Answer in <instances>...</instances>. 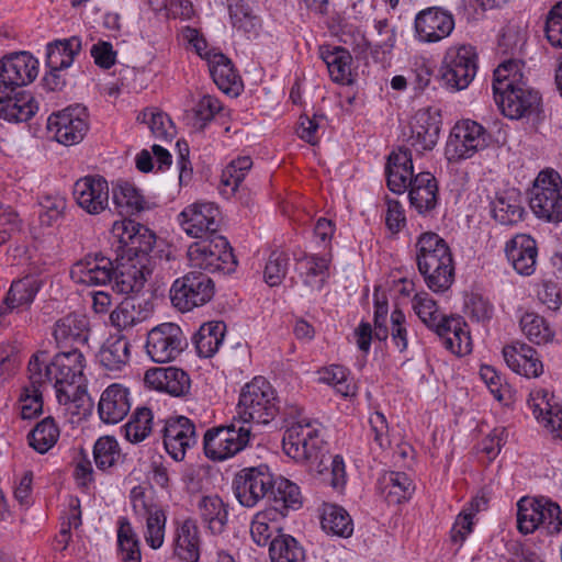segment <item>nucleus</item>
<instances>
[{
    "label": "nucleus",
    "instance_id": "f257e3e1",
    "mask_svg": "<svg viewBox=\"0 0 562 562\" xmlns=\"http://www.w3.org/2000/svg\"><path fill=\"white\" fill-rule=\"evenodd\" d=\"M386 184L395 194L408 192L409 205L419 215L431 216L439 204V186L429 171L414 175L412 149L407 146L393 150L385 164Z\"/></svg>",
    "mask_w": 562,
    "mask_h": 562
},
{
    "label": "nucleus",
    "instance_id": "f03ea898",
    "mask_svg": "<svg viewBox=\"0 0 562 562\" xmlns=\"http://www.w3.org/2000/svg\"><path fill=\"white\" fill-rule=\"evenodd\" d=\"M83 369L85 356L77 348L58 352L52 359L47 351L41 350L32 355L27 363L29 379H33L34 383H54L57 401L61 405L71 402L68 387L82 376Z\"/></svg>",
    "mask_w": 562,
    "mask_h": 562
},
{
    "label": "nucleus",
    "instance_id": "7ed1b4c3",
    "mask_svg": "<svg viewBox=\"0 0 562 562\" xmlns=\"http://www.w3.org/2000/svg\"><path fill=\"white\" fill-rule=\"evenodd\" d=\"M417 270L426 285L435 293H442L454 282V260L448 243L435 232L422 233L415 243Z\"/></svg>",
    "mask_w": 562,
    "mask_h": 562
},
{
    "label": "nucleus",
    "instance_id": "20e7f679",
    "mask_svg": "<svg viewBox=\"0 0 562 562\" xmlns=\"http://www.w3.org/2000/svg\"><path fill=\"white\" fill-rule=\"evenodd\" d=\"M303 408L299 405L285 407L282 416L284 434L282 449L284 453L299 463L316 462L326 441L323 426L316 419L302 417Z\"/></svg>",
    "mask_w": 562,
    "mask_h": 562
},
{
    "label": "nucleus",
    "instance_id": "39448f33",
    "mask_svg": "<svg viewBox=\"0 0 562 562\" xmlns=\"http://www.w3.org/2000/svg\"><path fill=\"white\" fill-rule=\"evenodd\" d=\"M279 397L271 383L263 376H255L246 383L237 404L240 425H270L280 414Z\"/></svg>",
    "mask_w": 562,
    "mask_h": 562
},
{
    "label": "nucleus",
    "instance_id": "423d86ee",
    "mask_svg": "<svg viewBox=\"0 0 562 562\" xmlns=\"http://www.w3.org/2000/svg\"><path fill=\"white\" fill-rule=\"evenodd\" d=\"M156 235L145 225L133 220L115 221L111 228V245L115 257L130 261L149 263V254Z\"/></svg>",
    "mask_w": 562,
    "mask_h": 562
},
{
    "label": "nucleus",
    "instance_id": "0eeeda50",
    "mask_svg": "<svg viewBox=\"0 0 562 562\" xmlns=\"http://www.w3.org/2000/svg\"><path fill=\"white\" fill-rule=\"evenodd\" d=\"M529 205L541 221L552 224L562 222V177L553 168L540 170L530 189Z\"/></svg>",
    "mask_w": 562,
    "mask_h": 562
},
{
    "label": "nucleus",
    "instance_id": "6e6552de",
    "mask_svg": "<svg viewBox=\"0 0 562 562\" xmlns=\"http://www.w3.org/2000/svg\"><path fill=\"white\" fill-rule=\"evenodd\" d=\"M188 259L192 268L209 273L229 274L237 267L233 248L222 235L192 243L188 248Z\"/></svg>",
    "mask_w": 562,
    "mask_h": 562
},
{
    "label": "nucleus",
    "instance_id": "1a4fd4ad",
    "mask_svg": "<svg viewBox=\"0 0 562 562\" xmlns=\"http://www.w3.org/2000/svg\"><path fill=\"white\" fill-rule=\"evenodd\" d=\"M491 142L492 135L482 124L463 119L451 128L445 147V156L449 162L467 160L486 149Z\"/></svg>",
    "mask_w": 562,
    "mask_h": 562
},
{
    "label": "nucleus",
    "instance_id": "9d476101",
    "mask_svg": "<svg viewBox=\"0 0 562 562\" xmlns=\"http://www.w3.org/2000/svg\"><path fill=\"white\" fill-rule=\"evenodd\" d=\"M251 427L240 425L236 418L229 425L210 428L203 436V450L207 459L224 461L244 450L250 441Z\"/></svg>",
    "mask_w": 562,
    "mask_h": 562
},
{
    "label": "nucleus",
    "instance_id": "9b49d317",
    "mask_svg": "<svg viewBox=\"0 0 562 562\" xmlns=\"http://www.w3.org/2000/svg\"><path fill=\"white\" fill-rule=\"evenodd\" d=\"M477 71L476 48L470 44L450 46L442 58L439 74L443 85L460 91L469 87Z\"/></svg>",
    "mask_w": 562,
    "mask_h": 562
},
{
    "label": "nucleus",
    "instance_id": "f8f14e48",
    "mask_svg": "<svg viewBox=\"0 0 562 562\" xmlns=\"http://www.w3.org/2000/svg\"><path fill=\"white\" fill-rule=\"evenodd\" d=\"M214 293V282L206 273L190 271L175 280L170 300L179 311L189 312L210 302Z\"/></svg>",
    "mask_w": 562,
    "mask_h": 562
},
{
    "label": "nucleus",
    "instance_id": "ddd939ff",
    "mask_svg": "<svg viewBox=\"0 0 562 562\" xmlns=\"http://www.w3.org/2000/svg\"><path fill=\"white\" fill-rule=\"evenodd\" d=\"M47 130L59 144H79L89 131L87 109L81 104H74L52 113L47 119Z\"/></svg>",
    "mask_w": 562,
    "mask_h": 562
},
{
    "label": "nucleus",
    "instance_id": "4468645a",
    "mask_svg": "<svg viewBox=\"0 0 562 562\" xmlns=\"http://www.w3.org/2000/svg\"><path fill=\"white\" fill-rule=\"evenodd\" d=\"M274 474L267 464L250 467L240 470L233 481L236 498L245 507H254L257 503L267 498L268 492L273 486Z\"/></svg>",
    "mask_w": 562,
    "mask_h": 562
},
{
    "label": "nucleus",
    "instance_id": "2eb2a0df",
    "mask_svg": "<svg viewBox=\"0 0 562 562\" xmlns=\"http://www.w3.org/2000/svg\"><path fill=\"white\" fill-rule=\"evenodd\" d=\"M187 338L180 326L164 323L147 334L146 352L157 363L173 361L187 347Z\"/></svg>",
    "mask_w": 562,
    "mask_h": 562
},
{
    "label": "nucleus",
    "instance_id": "dca6fc26",
    "mask_svg": "<svg viewBox=\"0 0 562 562\" xmlns=\"http://www.w3.org/2000/svg\"><path fill=\"white\" fill-rule=\"evenodd\" d=\"M494 100L502 113L512 119L535 116L540 117L542 113V100L538 91L527 86V82L503 90L494 95Z\"/></svg>",
    "mask_w": 562,
    "mask_h": 562
},
{
    "label": "nucleus",
    "instance_id": "f3484780",
    "mask_svg": "<svg viewBox=\"0 0 562 562\" xmlns=\"http://www.w3.org/2000/svg\"><path fill=\"white\" fill-rule=\"evenodd\" d=\"M182 229L191 237L202 240L218 236L221 213L213 203H194L178 215Z\"/></svg>",
    "mask_w": 562,
    "mask_h": 562
},
{
    "label": "nucleus",
    "instance_id": "a211bd4d",
    "mask_svg": "<svg viewBox=\"0 0 562 562\" xmlns=\"http://www.w3.org/2000/svg\"><path fill=\"white\" fill-rule=\"evenodd\" d=\"M161 434L166 452L177 462L184 459L199 438L194 422L183 415L167 418Z\"/></svg>",
    "mask_w": 562,
    "mask_h": 562
},
{
    "label": "nucleus",
    "instance_id": "6ab92c4d",
    "mask_svg": "<svg viewBox=\"0 0 562 562\" xmlns=\"http://www.w3.org/2000/svg\"><path fill=\"white\" fill-rule=\"evenodd\" d=\"M38 60L29 52L9 53L0 59V88L18 89L33 82Z\"/></svg>",
    "mask_w": 562,
    "mask_h": 562
},
{
    "label": "nucleus",
    "instance_id": "aec40b11",
    "mask_svg": "<svg viewBox=\"0 0 562 562\" xmlns=\"http://www.w3.org/2000/svg\"><path fill=\"white\" fill-rule=\"evenodd\" d=\"M416 37L423 43H437L454 30L453 14L441 7H429L419 11L414 20Z\"/></svg>",
    "mask_w": 562,
    "mask_h": 562
},
{
    "label": "nucleus",
    "instance_id": "412c9836",
    "mask_svg": "<svg viewBox=\"0 0 562 562\" xmlns=\"http://www.w3.org/2000/svg\"><path fill=\"white\" fill-rule=\"evenodd\" d=\"M72 195L83 211L98 215L109 206V183L102 176H86L75 182Z\"/></svg>",
    "mask_w": 562,
    "mask_h": 562
},
{
    "label": "nucleus",
    "instance_id": "4be33fe9",
    "mask_svg": "<svg viewBox=\"0 0 562 562\" xmlns=\"http://www.w3.org/2000/svg\"><path fill=\"white\" fill-rule=\"evenodd\" d=\"M115 258L111 259L102 252L88 254L76 262L70 277L77 283L86 285H105L112 282Z\"/></svg>",
    "mask_w": 562,
    "mask_h": 562
},
{
    "label": "nucleus",
    "instance_id": "5701e85b",
    "mask_svg": "<svg viewBox=\"0 0 562 562\" xmlns=\"http://www.w3.org/2000/svg\"><path fill=\"white\" fill-rule=\"evenodd\" d=\"M195 509L207 533L221 536L226 531L229 521V504L218 494L200 496Z\"/></svg>",
    "mask_w": 562,
    "mask_h": 562
},
{
    "label": "nucleus",
    "instance_id": "b1692460",
    "mask_svg": "<svg viewBox=\"0 0 562 562\" xmlns=\"http://www.w3.org/2000/svg\"><path fill=\"white\" fill-rule=\"evenodd\" d=\"M43 280L34 274H26L11 282L2 299L0 312L7 315L15 310H29L43 286Z\"/></svg>",
    "mask_w": 562,
    "mask_h": 562
},
{
    "label": "nucleus",
    "instance_id": "393cba45",
    "mask_svg": "<svg viewBox=\"0 0 562 562\" xmlns=\"http://www.w3.org/2000/svg\"><path fill=\"white\" fill-rule=\"evenodd\" d=\"M173 554L182 562H199L201 555V532L192 517L175 521Z\"/></svg>",
    "mask_w": 562,
    "mask_h": 562
},
{
    "label": "nucleus",
    "instance_id": "a878e982",
    "mask_svg": "<svg viewBox=\"0 0 562 562\" xmlns=\"http://www.w3.org/2000/svg\"><path fill=\"white\" fill-rule=\"evenodd\" d=\"M205 56L210 74L218 89L226 94L239 95L244 86L233 61L215 48L211 49Z\"/></svg>",
    "mask_w": 562,
    "mask_h": 562
},
{
    "label": "nucleus",
    "instance_id": "bb28decb",
    "mask_svg": "<svg viewBox=\"0 0 562 562\" xmlns=\"http://www.w3.org/2000/svg\"><path fill=\"white\" fill-rule=\"evenodd\" d=\"M503 357L507 366L516 373L526 378H539L543 373V363L538 351L522 341H515L503 348Z\"/></svg>",
    "mask_w": 562,
    "mask_h": 562
},
{
    "label": "nucleus",
    "instance_id": "cd10ccee",
    "mask_svg": "<svg viewBox=\"0 0 562 562\" xmlns=\"http://www.w3.org/2000/svg\"><path fill=\"white\" fill-rule=\"evenodd\" d=\"M505 255L514 270L521 276H531L536 271L538 247L530 235L517 234L505 245Z\"/></svg>",
    "mask_w": 562,
    "mask_h": 562
},
{
    "label": "nucleus",
    "instance_id": "c85d7f7f",
    "mask_svg": "<svg viewBox=\"0 0 562 562\" xmlns=\"http://www.w3.org/2000/svg\"><path fill=\"white\" fill-rule=\"evenodd\" d=\"M38 110L34 97L26 91L0 88V119L8 122H26Z\"/></svg>",
    "mask_w": 562,
    "mask_h": 562
},
{
    "label": "nucleus",
    "instance_id": "c756f323",
    "mask_svg": "<svg viewBox=\"0 0 562 562\" xmlns=\"http://www.w3.org/2000/svg\"><path fill=\"white\" fill-rule=\"evenodd\" d=\"M113 271L112 289L122 294L138 293L146 282L147 274L150 273L147 263L121 260L117 257Z\"/></svg>",
    "mask_w": 562,
    "mask_h": 562
},
{
    "label": "nucleus",
    "instance_id": "7c9ffc66",
    "mask_svg": "<svg viewBox=\"0 0 562 562\" xmlns=\"http://www.w3.org/2000/svg\"><path fill=\"white\" fill-rule=\"evenodd\" d=\"M145 381L158 391H164L176 397H186L190 394L191 379L189 374L176 367L149 369Z\"/></svg>",
    "mask_w": 562,
    "mask_h": 562
},
{
    "label": "nucleus",
    "instance_id": "2f4dec72",
    "mask_svg": "<svg viewBox=\"0 0 562 562\" xmlns=\"http://www.w3.org/2000/svg\"><path fill=\"white\" fill-rule=\"evenodd\" d=\"M131 409L130 391L121 384L113 383L101 394L98 413L105 424H117Z\"/></svg>",
    "mask_w": 562,
    "mask_h": 562
},
{
    "label": "nucleus",
    "instance_id": "473e14b6",
    "mask_svg": "<svg viewBox=\"0 0 562 562\" xmlns=\"http://www.w3.org/2000/svg\"><path fill=\"white\" fill-rule=\"evenodd\" d=\"M318 56L326 65L329 77L334 82L342 86H349L353 82L351 78L352 56L347 48L330 44L321 45Z\"/></svg>",
    "mask_w": 562,
    "mask_h": 562
},
{
    "label": "nucleus",
    "instance_id": "72a5a7b5",
    "mask_svg": "<svg viewBox=\"0 0 562 562\" xmlns=\"http://www.w3.org/2000/svg\"><path fill=\"white\" fill-rule=\"evenodd\" d=\"M53 336L58 347L86 345L89 339V322L83 315L70 313L56 321Z\"/></svg>",
    "mask_w": 562,
    "mask_h": 562
},
{
    "label": "nucleus",
    "instance_id": "f704fd0d",
    "mask_svg": "<svg viewBox=\"0 0 562 562\" xmlns=\"http://www.w3.org/2000/svg\"><path fill=\"white\" fill-rule=\"evenodd\" d=\"M493 218L505 226H515L524 221L526 214L518 190H505L497 193L491 203Z\"/></svg>",
    "mask_w": 562,
    "mask_h": 562
},
{
    "label": "nucleus",
    "instance_id": "c9c22d12",
    "mask_svg": "<svg viewBox=\"0 0 562 562\" xmlns=\"http://www.w3.org/2000/svg\"><path fill=\"white\" fill-rule=\"evenodd\" d=\"M267 501L270 504L268 508H276L284 514V517L290 509H300L303 504L299 485L281 475H274L273 486L268 492Z\"/></svg>",
    "mask_w": 562,
    "mask_h": 562
},
{
    "label": "nucleus",
    "instance_id": "e433bc0d",
    "mask_svg": "<svg viewBox=\"0 0 562 562\" xmlns=\"http://www.w3.org/2000/svg\"><path fill=\"white\" fill-rule=\"evenodd\" d=\"M519 326L526 338L533 345L560 344L557 328L544 316L536 312H525L519 319Z\"/></svg>",
    "mask_w": 562,
    "mask_h": 562
},
{
    "label": "nucleus",
    "instance_id": "4c0bfd02",
    "mask_svg": "<svg viewBox=\"0 0 562 562\" xmlns=\"http://www.w3.org/2000/svg\"><path fill=\"white\" fill-rule=\"evenodd\" d=\"M130 359L131 344L124 336H110L97 353L99 364L108 372H121Z\"/></svg>",
    "mask_w": 562,
    "mask_h": 562
},
{
    "label": "nucleus",
    "instance_id": "58836bf2",
    "mask_svg": "<svg viewBox=\"0 0 562 562\" xmlns=\"http://www.w3.org/2000/svg\"><path fill=\"white\" fill-rule=\"evenodd\" d=\"M284 518V514L276 508H266L258 512L250 524V535L254 542L259 547L270 546V541L277 535H283L281 524Z\"/></svg>",
    "mask_w": 562,
    "mask_h": 562
},
{
    "label": "nucleus",
    "instance_id": "ea45409f",
    "mask_svg": "<svg viewBox=\"0 0 562 562\" xmlns=\"http://www.w3.org/2000/svg\"><path fill=\"white\" fill-rule=\"evenodd\" d=\"M82 47L79 36L55 40L46 45L45 65L48 69L65 70L69 68Z\"/></svg>",
    "mask_w": 562,
    "mask_h": 562
},
{
    "label": "nucleus",
    "instance_id": "a19ab883",
    "mask_svg": "<svg viewBox=\"0 0 562 562\" xmlns=\"http://www.w3.org/2000/svg\"><path fill=\"white\" fill-rule=\"evenodd\" d=\"M295 260L303 283L321 291L329 277L330 257L303 252Z\"/></svg>",
    "mask_w": 562,
    "mask_h": 562
},
{
    "label": "nucleus",
    "instance_id": "79ce46f5",
    "mask_svg": "<svg viewBox=\"0 0 562 562\" xmlns=\"http://www.w3.org/2000/svg\"><path fill=\"white\" fill-rule=\"evenodd\" d=\"M115 211L122 216H131L145 210V198L134 183L117 181L112 188Z\"/></svg>",
    "mask_w": 562,
    "mask_h": 562
},
{
    "label": "nucleus",
    "instance_id": "37998d69",
    "mask_svg": "<svg viewBox=\"0 0 562 562\" xmlns=\"http://www.w3.org/2000/svg\"><path fill=\"white\" fill-rule=\"evenodd\" d=\"M321 526L329 536L349 538L353 532V521L349 513L341 506L330 503L322 505Z\"/></svg>",
    "mask_w": 562,
    "mask_h": 562
},
{
    "label": "nucleus",
    "instance_id": "c03bdc74",
    "mask_svg": "<svg viewBox=\"0 0 562 562\" xmlns=\"http://www.w3.org/2000/svg\"><path fill=\"white\" fill-rule=\"evenodd\" d=\"M147 305L136 296L125 297L110 314L112 325L125 329L145 321L149 315Z\"/></svg>",
    "mask_w": 562,
    "mask_h": 562
},
{
    "label": "nucleus",
    "instance_id": "a18cd8bd",
    "mask_svg": "<svg viewBox=\"0 0 562 562\" xmlns=\"http://www.w3.org/2000/svg\"><path fill=\"white\" fill-rule=\"evenodd\" d=\"M226 331V325L221 321L204 323L194 334L192 341L200 357L211 358L223 344Z\"/></svg>",
    "mask_w": 562,
    "mask_h": 562
},
{
    "label": "nucleus",
    "instance_id": "49530a36",
    "mask_svg": "<svg viewBox=\"0 0 562 562\" xmlns=\"http://www.w3.org/2000/svg\"><path fill=\"white\" fill-rule=\"evenodd\" d=\"M117 558L121 562H142L140 541L127 517L117 519Z\"/></svg>",
    "mask_w": 562,
    "mask_h": 562
},
{
    "label": "nucleus",
    "instance_id": "de8ad7c7",
    "mask_svg": "<svg viewBox=\"0 0 562 562\" xmlns=\"http://www.w3.org/2000/svg\"><path fill=\"white\" fill-rule=\"evenodd\" d=\"M542 502L543 498L522 497L517 503V528L521 533H532L543 524Z\"/></svg>",
    "mask_w": 562,
    "mask_h": 562
},
{
    "label": "nucleus",
    "instance_id": "09e8293b",
    "mask_svg": "<svg viewBox=\"0 0 562 562\" xmlns=\"http://www.w3.org/2000/svg\"><path fill=\"white\" fill-rule=\"evenodd\" d=\"M269 557L271 562H304L305 551L291 535H277L270 541Z\"/></svg>",
    "mask_w": 562,
    "mask_h": 562
},
{
    "label": "nucleus",
    "instance_id": "8fccbe9b",
    "mask_svg": "<svg viewBox=\"0 0 562 562\" xmlns=\"http://www.w3.org/2000/svg\"><path fill=\"white\" fill-rule=\"evenodd\" d=\"M59 427L50 416L38 422L27 435V442L38 453H46L59 438Z\"/></svg>",
    "mask_w": 562,
    "mask_h": 562
},
{
    "label": "nucleus",
    "instance_id": "3c124183",
    "mask_svg": "<svg viewBox=\"0 0 562 562\" xmlns=\"http://www.w3.org/2000/svg\"><path fill=\"white\" fill-rule=\"evenodd\" d=\"M522 66V61L518 59H507L498 65L493 76L492 88L494 95H497L503 90H508V88L526 82L521 71Z\"/></svg>",
    "mask_w": 562,
    "mask_h": 562
},
{
    "label": "nucleus",
    "instance_id": "603ef678",
    "mask_svg": "<svg viewBox=\"0 0 562 562\" xmlns=\"http://www.w3.org/2000/svg\"><path fill=\"white\" fill-rule=\"evenodd\" d=\"M382 483L387 503L401 504L411 497L414 490L412 480L404 472H389L383 475Z\"/></svg>",
    "mask_w": 562,
    "mask_h": 562
},
{
    "label": "nucleus",
    "instance_id": "864d4df0",
    "mask_svg": "<svg viewBox=\"0 0 562 562\" xmlns=\"http://www.w3.org/2000/svg\"><path fill=\"white\" fill-rule=\"evenodd\" d=\"M153 419V412L148 407H137L123 427L125 438L132 443L145 440L151 432Z\"/></svg>",
    "mask_w": 562,
    "mask_h": 562
},
{
    "label": "nucleus",
    "instance_id": "5fc2aeb1",
    "mask_svg": "<svg viewBox=\"0 0 562 562\" xmlns=\"http://www.w3.org/2000/svg\"><path fill=\"white\" fill-rule=\"evenodd\" d=\"M232 25L245 33H255L259 25V18L254 14L246 0H226Z\"/></svg>",
    "mask_w": 562,
    "mask_h": 562
},
{
    "label": "nucleus",
    "instance_id": "6e6d98bb",
    "mask_svg": "<svg viewBox=\"0 0 562 562\" xmlns=\"http://www.w3.org/2000/svg\"><path fill=\"white\" fill-rule=\"evenodd\" d=\"M121 449L113 436L100 437L93 446V459L99 470L105 471L121 460Z\"/></svg>",
    "mask_w": 562,
    "mask_h": 562
},
{
    "label": "nucleus",
    "instance_id": "4d7b16f0",
    "mask_svg": "<svg viewBox=\"0 0 562 562\" xmlns=\"http://www.w3.org/2000/svg\"><path fill=\"white\" fill-rule=\"evenodd\" d=\"M251 167L252 159L250 156H238L233 159L222 171L221 186L225 190L229 189L232 194L235 193Z\"/></svg>",
    "mask_w": 562,
    "mask_h": 562
},
{
    "label": "nucleus",
    "instance_id": "13d9d810",
    "mask_svg": "<svg viewBox=\"0 0 562 562\" xmlns=\"http://www.w3.org/2000/svg\"><path fill=\"white\" fill-rule=\"evenodd\" d=\"M30 383L22 389L20 395L21 417L22 419H33L43 413V392L42 383H34L33 379H29Z\"/></svg>",
    "mask_w": 562,
    "mask_h": 562
},
{
    "label": "nucleus",
    "instance_id": "bf43d9fd",
    "mask_svg": "<svg viewBox=\"0 0 562 562\" xmlns=\"http://www.w3.org/2000/svg\"><path fill=\"white\" fill-rule=\"evenodd\" d=\"M379 38L371 42V57L375 63H384L395 44V31L390 27L386 19L374 23Z\"/></svg>",
    "mask_w": 562,
    "mask_h": 562
},
{
    "label": "nucleus",
    "instance_id": "052dcab7",
    "mask_svg": "<svg viewBox=\"0 0 562 562\" xmlns=\"http://www.w3.org/2000/svg\"><path fill=\"white\" fill-rule=\"evenodd\" d=\"M289 255L283 250L271 251L263 271V280L269 286H278L289 270Z\"/></svg>",
    "mask_w": 562,
    "mask_h": 562
},
{
    "label": "nucleus",
    "instance_id": "680f3d73",
    "mask_svg": "<svg viewBox=\"0 0 562 562\" xmlns=\"http://www.w3.org/2000/svg\"><path fill=\"white\" fill-rule=\"evenodd\" d=\"M318 381L331 385L339 394L348 396L351 393L348 383V371L345 367L333 364L328 368L318 370Z\"/></svg>",
    "mask_w": 562,
    "mask_h": 562
},
{
    "label": "nucleus",
    "instance_id": "e2e57ef3",
    "mask_svg": "<svg viewBox=\"0 0 562 562\" xmlns=\"http://www.w3.org/2000/svg\"><path fill=\"white\" fill-rule=\"evenodd\" d=\"M143 120L148 124L151 134L158 139L171 140L175 126L168 114L160 111H145Z\"/></svg>",
    "mask_w": 562,
    "mask_h": 562
},
{
    "label": "nucleus",
    "instance_id": "0e129e2a",
    "mask_svg": "<svg viewBox=\"0 0 562 562\" xmlns=\"http://www.w3.org/2000/svg\"><path fill=\"white\" fill-rule=\"evenodd\" d=\"M413 307L419 319L430 329L442 315L437 306V302L428 293L422 292L415 294Z\"/></svg>",
    "mask_w": 562,
    "mask_h": 562
},
{
    "label": "nucleus",
    "instance_id": "69168bd1",
    "mask_svg": "<svg viewBox=\"0 0 562 562\" xmlns=\"http://www.w3.org/2000/svg\"><path fill=\"white\" fill-rule=\"evenodd\" d=\"M340 41L349 45L358 59H366L371 55V41H369L363 31L353 25H347L341 32Z\"/></svg>",
    "mask_w": 562,
    "mask_h": 562
},
{
    "label": "nucleus",
    "instance_id": "338daca9",
    "mask_svg": "<svg viewBox=\"0 0 562 562\" xmlns=\"http://www.w3.org/2000/svg\"><path fill=\"white\" fill-rule=\"evenodd\" d=\"M167 516L165 510H155L151 516L146 519L145 540L147 544L154 549H159L165 540Z\"/></svg>",
    "mask_w": 562,
    "mask_h": 562
},
{
    "label": "nucleus",
    "instance_id": "774afa93",
    "mask_svg": "<svg viewBox=\"0 0 562 562\" xmlns=\"http://www.w3.org/2000/svg\"><path fill=\"white\" fill-rule=\"evenodd\" d=\"M544 33L553 47L562 48V0L557 2L548 12Z\"/></svg>",
    "mask_w": 562,
    "mask_h": 562
}]
</instances>
